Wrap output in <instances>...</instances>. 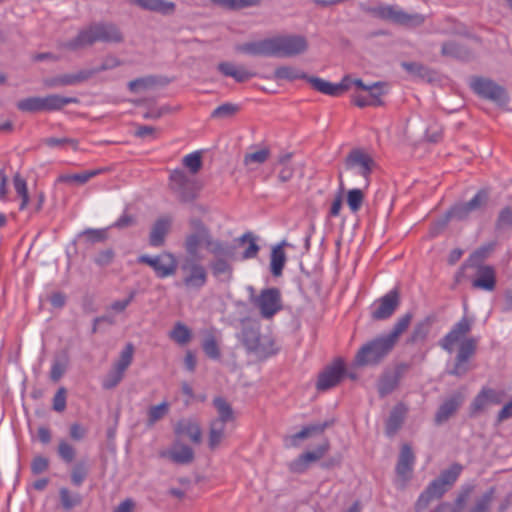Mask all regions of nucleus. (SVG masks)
<instances>
[{
  "mask_svg": "<svg viewBox=\"0 0 512 512\" xmlns=\"http://www.w3.org/2000/svg\"><path fill=\"white\" fill-rule=\"evenodd\" d=\"M470 331V323L466 318L455 324L452 330L442 340V347L451 353L455 347L459 348L454 368L450 371L453 375H463L468 371V360L474 354L476 343L466 335Z\"/></svg>",
  "mask_w": 512,
  "mask_h": 512,
  "instance_id": "f257e3e1",
  "label": "nucleus"
},
{
  "mask_svg": "<svg viewBox=\"0 0 512 512\" xmlns=\"http://www.w3.org/2000/svg\"><path fill=\"white\" fill-rule=\"evenodd\" d=\"M124 41V35L120 28L112 22L92 23L84 29H81L77 36L66 43L63 47L76 51L96 42L119 44Z\"/></svg>",
  "mask_w": 512,
  "mask_h": 512,
  "instance_id": "f03ea898",
  "label": "nucleus"
},
{
  "mask_svg": "<svg viewBox=\"0 0 512 512\" xmlns=\"http://www.w3.org/2000/svg\"><path fill=\"white\" fill-rule=\"evenodd\" d=\"M307 47V40L303 36L279 35L258 41V54L292 57L303 53Z\"/></svg>",
  "mask_w": 512,
  "mask_h": 512,
  "instance_id": "7ed1b4c3",
  "label": "nucleus"
},
{
  "mask_svg": "<svg viewBox=\"0 0 512 512\" xmlns=\"http://www.w3.org/2000/svg\"><path fill=\"white\" fill-rule=\"evenodd\" d=\"M213 405L218 416L210 422L208 446L211 450H216L226 437L227 424L234 422L235 415L231 405L223 397H215Z\"/></svg>",
  "mask_w": 512,
  "mask_h": 512,
  "instance_id": "20e7f679",
  "label": "nucleus"
},
{
  "mask_svg": "<svg viewBox=\"0 0 512 512\" xmlns=\"http://www.w3.org/2000/svg\"><path fill=\"white\" fill-rule=\"evenodd\" d=\"M237 246L232 247L226 243L214 240L211 236L206 249L218 258H235L241 254L242 259L252 258L256 255V240L251 233L244 234L236 240Z\"/></svg>",
  "mask_w": 512,
  "mask_h": 512,
  "instance_id": "39448f33",
  "label": "nucleus"
},
{
  "mask_svg": "<svg viewBox=\"0 0 512 512\" xmlns=\"http://www.w3.org/2000/svg\"><path fill=\"white\" fill-rule=\"evenodd\" d=\"M462 467L454 464L443 471L439 478L431 482L427 489L419 496L417 508H425L431 499L441 497L457 480Z\"/></svg>",
  "mask_w": 512,
  "mask_h": 512,
  "instance_id": "423d86ee",
  "label": "nucleus"
},
{
  "mask_svg": "<svg viewBox=\"0 0 512 512\" xmlns=\"http://www.w3.org/2000/svg\"><path fill=\"white\" fill-rule=\"evenodd\" d=\"M169 187L179 201L187 203L197 198L202 186L196 178L188 176L181 169H175L170 173Z\"/></svg>",
  "mask_w": 512,
  "mask_h": 512,
  "instance_id": "0eeeda50",
  "label": "nucleus"
},
{
  "mask_svg": "<svg viewBox=\"0 0 512 512\" xmlns=\"http://www.w3.org/2000/svg\"><path fill=\"white\" fill-rule=\"evenodd\" d=\"M394 347V344L385 336H380L363 345L355 357L358 366L378 363Z\"/></svg>",
  "mask_w": 512,
  "mask_h": 512,
  "instance_id": "6e6552de",
  "label": "nucleus"
},
{
  "mask_svg": "<svg viewBox=\"0 0 512 512\" xmlns=\"http://www.w3.org/2000/svg\"><path fill=\"white\" fill-rule=\"evenodd\" d=\"M189 226L191 231L185 237L184 248L191 258L199 259V249L202 246L207 247L211 232L199 218H191Z\"/></svg>",
  "mask_w": 512,
  "mask_h": 512,
  "instance_id": "1a4fd4ad",
  "label": "nucleus"
},
{
  "mask_svg": "<svg viewBox=\"0 0 512 512\" xmlns=\"http://www.w3.org/2000/svg\"><path fill=\"white\" fill-rule=\"evenodd\" d=\"M137 262L151 267L156 277L160 279L175 275L178 268L176 257L174 254L167 251L162 252L156 256H150L146 254L140 255L137 258Z\"/></svg>",
  "mask_w": 512,
  "mask_h": 512,
  "instance_id": "9d476101",
  "label": "nucleus"
},
{
  "mask_svg": "<svg viewBox=\"0 0 512 512\" xmlns=\"http://www.w3.org/2000/svg\"><path fill=\"white\" fill-rule=\"evenodd\" d=\"M374 16L406 27H417L424 22L420 14H408L396 6L378 5L371 9Z\"/></svg>",
  "mask_w": 512,
  "mask_h": 512,
  "instance_id": "9b49d317",
  "label": "nucleus"
},
{
  "mask_svg": "<svg viewBox=\"0 0 512 512\" xmlns=\"http://www.w3.org/2000/svg\"><path fill=\"white\" fill-rule=\"evenodd\" d=\"M197 259H187L181 266L184 273L182 283L187 290H200L207 283V271Z\"/></svg>",
  "mask_w": 512,
  "mask_h": 512,
  "instance_id": "f8f14e48",
  "label": "nucleus"
},
{
  "mask_svg": "<svg viewBox=\"0 0 512 512\" xmlns=\"http://www.w3.org/2000/svg\"><path fill=\"white\" fill-rule=\"evenodd\" d=\"M283 309L282 295L278 288L262 289L258 294V310L263 318L270 319Z\"/></svg>",
  "mask_w": 512,
  "mask_h": 512,
  "instance_id": "ddd939ff",
  "label": "nucleus"
},
{
  "mask_svg": "<svg viewBox=\"0 0 512 512\" xmlns=\"http://www.w3.org/2000/svg\"><path fill=\"white\" fill-rule=\"evenodd\" d=\"M375 162L373 158L361 149L352 150L345 159V167L354 174L360 175L366 180L371 174Z\"/></svg>",
  "mask_w": 512,
  "mask_h": 512,
  "instance_id": "4468645a",
  "label": "nucleus"
},
{
  "mask_svg": "<svg viewBox=\"0 0 512 512\" xmlns=\"http://www.w3.org/2000/svg\"><path fill=\"white\" fill-rule=\"evenodd\" d=\"M471 88L481 97L487 98L499 104L506 103L505 90L495 82L485 78H475L471 81Z\"/></svg>",
  "mask_w": 512,
  "mask_h": 512,
  "instance_id": "2eb2a0df",
  "label": "nucleus"
},
{
  "mask_svg": "<svg viewBox=\"0 0 512 512\" xmlns=\"http://www.w3.org/2000/svg\"><path fill=\"white\" fill-rule=\"evenodd\" d=\"M415 463V456L411 447L407 444L403 445L399 454L396 465V484L404 487L410 480Z\"/></svg>",
  "mask_w": 512,
  "mask_h": 512,
  "instance_id": "dca6fc26",
  "label": "nucleus"
},
{
  "mask_svg": "<svg viewBox=\"0 0 512 512\" xmlns=\"http://www.w3.org/2000/svg\"><path fill=\"white\" fill-rule=\"evenodd\" d=\"M92 77L93 72H90L89 69H82L75 73H67L46 78L43 83L47 88L74 86L88 81Z\"/></svg>",
  "mask_w": 512,
  "mask_h": 512,
  "instance_id": "f3484780",
  "label": "nucleus"
},
{
  "mask_svg": "<svg viewBox=\"0 0 512 512\" xmlns=\"http://www.w3.org/2000/svg\"><path fill=\"white\" fill-rule=\"evenodd\" d=\"M487 201V193L479 191L467 203L456 204L449 212V217L456 220H464L470 216L471 213L480 210Z\"/></svg>",
  "mask_w": 512,
  "mask_h": 512,
  "instance_id": "a211bd4d",
  "label": "nucleus"
},
{
  "mask_svg": "<svg viewBox=\"0 0 512 512\" xmlns=\"http://www.w3.org/2000/svg\"><path fill=\"white\" fill-rule=\"evenodd\" d=\"M345 372V365L342 359H336L322 373L317 381L318 390H327L337 385Z\"/></svg>",
  "mask_w": 512,
  "mask_h": 512,
  "instance_id": "6ab92c4d",
  "label": "nucleus"
},
{
  "mask_svg": "<svg viewBox=\"0 0 512 512\" xmlns=\"http://www.w3.org/2000/svg\"><path fill=\"white\" fill-rule=\"evenodd\" d=\"M397 305L398 294L396 291H390L372 304L371 315L374 319H386L393 314Z\"/></svg>",
  "mask_w": 512,
  "mask_h": 512,
  "instance_id": "aec40b11",
  "label": "nucleus"
},
{
  "mask_svg": "<svg viewBox=\"0 0 512 512\" xmlns=\"http://www.w3.org/2000/svg\"><path fill=\"white\" fill-rule=\"evenodd\" d=\"M504 397V391L483 389L474 399L471 405V410L473 413H478L486 409L489 405L500 404L503 401Z\"/></svg>",
  "mask_w": 512,
  "mask_h": 512,
  "instance_id": "412c9836",
  "label": "nucleus"
},
{
  "mask_svg": "<svg viewBox=\"0 0 512 512\" xmlns=\"http://www.w3.org/2000/svg\"><path fill=\"white\" fill-rule=\"evenodd\" d=\"M289 246V243L285 240L275 244L271 248L269 272L275 278H279L283 274L287 257L284 248Z\"/></svg>",
  "mask_w": 512,
  "mask_h": 512,
  "instance_id": "4be33fe9",
  "label": "nucleus"
},
{
  "mask_svg": "<svg viewBox=\"0 0 512 512\" xmlns=\"http://www.w3.org/2000/svg\"><path fill=\"white\" fill-rule=\"evenodd\" d=\"M329 448L328 442L325 441L317 446L313 451H308L300 455L297 459L291 462L290 468L294 472L304 471L308 465L321 459Z\"/></svg>",
  "mask_w": 512,
  "mask_h": 512,
  "instance_id": "5701e85b",
  "label": "nucleus"
},
{
  "mask_svg": "<svg viewBox=\"0 0 512 512\" xmlns=\"http://www.w3.org/2000/svg\"><path fill=\"white\" fill-rule=\"evenodd\" d=\"M171 227L169 217H161L155 221L149 235V244L152 247H161L164 245L165 237Z\"/></svg>",
  "mask_w": 512,
  "mask_h": 512,
  "instance_id": "b1692460",
  "label": "nucleus"
},
{
  "mask_svg": "<svg viewBox=\"0 0 512 512\" xmlns=\"http://www.w3.org/2000/svg\"><path fill=\"white\" fill-rule=\"evenodd\" d=\"M175 433L187 436L193 443L199 444L202 440V431L199 423L193 419H181L175 426Z\"/></svg>",
  "mask_w": 512,
  "mask_h": 512,
  "instance_id": "393cba45",
  "label": "nucleus"
},
{
  "mask_svg": "<svg viewBox=\"0 0 512 512\" xmlns=\"http://www.w3.org/2000/svg\"><path fill=\"white\" fill-rule=\"evenodd\" d=\"M495 284L496 276L494 268L489 265L479 266L477 278L472 282L473 287L492 291L495 288Z\"/></svg>",
  "mask_w": 512,
  "mask_h": 512,
  "instance_id": "a878e982",
  "label": "nucleus"
},
{
  "mask_svg": "<svg viewBox=\"0 0 512 512\" xmlns=\"http://www.w3.org/2000/svg\"><path fill=\"white\" fill-rule=\"evenodd\" d=\"M217 70L226 77H232L237 82H245L253 77V73L243 66H236L231 62H220Z\"/></svg>",
  "mask_w": 512,
  "mask_h": 512,
  "instance_id": "bb28decb",
  "label": "nucleus"
},
{
  "mask_svg": "<svg viewBox=\"0 0 512 512\" xmlns=\"http://www.w3.org/2000/svg\"><path fill=\"white\" fill-rule=\"evenodd\" d=\"M353 84L367 93L371 106H378L382 104V96L386 93L385 85L383 83L376 82L371 85H365L362 80L355 79Z\"/></svg>",
  "mask_w": 512,
  "mask_h": 512,
  "instance_id": "cd10ccee",
  "label": "nucleus"
},
{
  "mask_svg": "<svg viewBox=\"0 0 512 512\" xmlns=\"http://www.w3.org/2000/svg\"><path fill=\"white\" fill-rule=\"evenodd\" d=\"M142 9L159 12L164 15L171 14L175 10V4L164 0H130Z\"/></svg>",
  "mask_w": 512,
  "mask_h": 512,
  "instance_id": "c85d7f7f",
  "label": "nucleus"
},
{
  "mask_svg": "<svg viewBox=\"0 0 512 512\" xmlns=\"http://www.w3.org/2000/svg\"><path fill=\"white\" fill-rule=\"evenodd\" d=\"M325 425L315 424L303 427L299 432L288 436L285 439V443L289 447H295L300 444L301 441L310 438L316 434H320L324 431Z\"/></svg>",
  "mask_w": 512,
  "mask_h": 512,
  "instance_id": "c756f323",
  "label": "nucleus"
},
{
  "mask_svg": "<svg viewBox=\"0 0 512 512\" xmlns=\"http://www.w3.org/2000/svg\"><path fill=\"white\" fill-rule=\"evenodd\" d=\"M71 103H79V99L76 97H64L58 94H50L42 97L43 111H58L64 106Z\"/></svg>",
  "mask_w": 512,
  "mask_h": 512,
  "instance_id": "7c9ffc66",
  "label": "nucleus"
},
{
  "mask_svg": "<svg viewBox=\"0 0 512 512\" xmlns=\"http://www.w3.org/2000/svg\"><path fill=\"white\" fill-rule=\"evenodd\" d=\"M202 349L205 355L212 360H219L221 357L218 344V335L214 329H208L205 338L202 341Z\"/></svg>",
  "mask_w": 512,
  "mask_h": 512,
  "instance_id": "2f4dec72",
  "label": "nucleus"
},
{
  "mask_svg": "<svg viewBox=\"0 0 512 512\" xmlns=\"http://www.w3.org/2000/svg\"><path fill=\"white\" fill-rule=\"evenodd\" d=\"M307 80L315 90L330 96H338L347 87V85L333 84L318 77H308Z\"/></svg>",
  "mask_w": 512,
  "mask_h": 512,
  "instance_id": "473e14b6",
  "label": "nucleus"
},
{
  "mask_svg": "<svg viewBox=\"0 0 512 512\" xmlns=\"http://www.w3.org/2000/svg\"><path fill=\"white\" fill-rule=\"evenodd\" d=\"M169 458L177 464H189L194 460V451L188 445L180 444L169 451Z\"/></svg>",
  "mask_w": 512,
  "mask_h": 512,
  "instance_id": "72a5a7b5",
  "label": "nucleus"
},
{
  "mask_svg": "<svg viewBox=\"0 0 512 512\" xmlns=\"http://www.w3.org/2000/svg\"><path fill=\"white\" fill-rule=\"evenodd\" d=\"M461 398L460 397H452L445 401L439 408L437 414H436V422L442 423L446 421L460 406L461 404Z\"/></svg>",
  "mask_w": 512,
  "mask_h": 512,
  "instance_id": "f704fd0d",
  "label": "nucleus"
},
{
  "mask_svg": "<svg viewBox=\"0 0 512 512\" xmlns=\"http://www.w3.org/2000/svg\"><path fill=\"white\" fill-rule=\"evenodd\" d=\"M169 337L179 345H186L190 342L192 333L185 324L177 322L169 332Z\"/></svg>",
  "mask_w": 512,
  "mask_h": 512,
  "instance_id": "c9c22d12",
  "label": "nucleus"
},
{
  "mask_svg": "<svg viewBox=\"0 0 512 512\" xmlns=\"http://www.w3.org/2000/svg\"><path fill=\"white\" fill-rule=\"evenodd\" d=\"M102 171H103L102 169H95V170L85 171V172L78 173V174H63L58 177V182H63V183L75 182L78 184H85L91 178L100 174Z\"/></svg>",
  "mask_w": 512,
  "mask_h": 512,
  "instance_id": "e433bc0d",
  "label": "nucleus"
},
{
  "mask_svg": "<svg viewBox=\"0 0 512 512\" xmlns=\"http://www.w3.org/2000/svg\"><path fill=\"white\" fill-rule=\"evenodd\" d=\"M407 408L403 404H398L391 412L387 421V431L389 434L394 433L401 425Z\"/></svg>",
  "mask_w": 512,
  "mask_h": 512,
  "instance_id": "4c0bfd02",
  "label": "nucleus"
},
{
  "mask_svg": "<svg viewBox=\"0 0 512 512\" xmlns=\"http://www.w3.org/2000/svg\"><path fill=\"white\" fill-rule=\"evenodd\" d=\"M13 185L16 193L21 198V203L19 206L20 210H24L27 208L29 203V193L27 188V183L25 179H23L19 173H16L13 177Z\"/></svg>",
  "mask_w": 512,
  "mask_h": 512,
  "instance_id": "58836bf2",
  "label": "nucleus"
},
{
  "mask_svg": "<svg viewBox=\"0 0 512 512\" xmlns=\"http://www.w3.org/2000/svg\"><path fill=\"white\" fill-rule=\"evenodd\" d=\"M17 109L22 112L36 113L43 111L42 97L34 96L22 99L16 104Z\"/></svg>",
  "mask_w": 512,
  "mask_h": 512,
  "instance_id": "ea45409f",
  "label": "nucleus"
},
{
  "mask_svg": "<svg viewBox=\"0 0 512 512\" xmlns=\"http://www.w3.org/2000/svg\"><path fill=\"white\" fill-rule=\"evenodd\" d=\"M275 76L281 80L295 81L298 79L308 78L306 74L298 68L291 66H283L275 71Z\"/></svg>",
  "mask_w": 512,
  "mask_h": 512,
  "instance_id": "a19ab883",
  "label": "nucleus"
},
{
  "mask_svg": "<svg viewBox=\"0 0 512 512\" xmlns=\"http://www.w3.org/2000/svg\"><path fill=\"white\" fill-rule=\"evenodd\" d=\"M134 351V345L132 343H127L120 352L119 358L115 362L114 366L125 372L133 361Z\"/></svg>",
  "mask_w": 512,
  "mask_h": 512,
  "instance_id": "79ce46f5",
  "label": "nucleus"
},
{
  "mask_svg": "<svg viewBox=\"0 0 512 512\" xmlns=\"http://www.w3.org/2000/svg\"><path fill=\"white\" fill-rule=\"evenodd\" d=\"M88 476V466L85 461H78L71 470V483L79 487Z\"/></svg>",
  "mask_w": 512,
  "mask_h": 512,
  "instance_id": "37998d69",
  "label": "nucleus"
},
{
  "mask_svg": "<svg viewBox=\"0 0 512 512\" xmlns=\"http://www.w3.org/2000/svg\"><path fill=\"white\" fill-rule=\"evenodd\" d=\"M107 230H108V228H103V229L88 228V229H85L80 234V237H83L85 239V241L89 244L102 243V242H105L108 238Z\"/></svg>",
  "mask_w": 512,
  "mask_h": 512,
  "instance_id": "c03bdc74",
  "label": "nucleus"
},
{
  "mask_svg": "<svg viewBox=\"0 0 512 512\" xmlns=\"http://www.w3.org/2000/svg\"><path fill=\"white\" fill-rule=\"evenodd\" d=\"M169 411V404L162 402L158 405L151 406L148 410L147 426L152 427L157 421L162 419Z\"/></svg>",
  "mask_w": 512,
  "mask_h": 512,
  "instance_id": "a18cd8bd",
  "label": "nucleus"
},
{
  "mask_svg": "<svg viewBox=\"0 0 512 512\" xmlns=\"http://www.w3.org/2000/svg\"><path fill=\"white\" fill-rule=\"evenodd\" d=\"M182 164L189 170L191 174H197L203 166L201 153L196 151L184 156Z\"/></svg>",
  "mask_w": 512,
  "mask_h": 512,
  "instance_id": "49530a36",
  "label": "nucleus"
},
{
  "mask_svg": "<svg viewBox=\"0 0 512 512\" xmlns=\"http://www.w3.org/2000/svg\"><path fill=\"white\" fill-rule=\"evenodd\" d=\"M411 321L410 315H404L393 326V329L385 336L395 345L399 336L408 328Z\"/></svg>",
  "mask_w": 512,
  "mask_h": 512,
  "instance_id": "de8ad7c7",
  "label": "nucleus"
},
{
  "mask_svg": "<svg viewBox=\"0 0 512 512\" xmlns=\"http://www.w3.org/2000/svg\"><path fill=\"white\" fill-rule=\"evenodd\" d=\"M57 453L62 461L71 463L75 459L76 449L67 440L61 439L58 444Z\"/></svg>",
  "mask_w": 512,
  "mask_h": 512,
  "instance_id": "09e8293b",
  "label": "nucleus"
},
{
  "mask_svg": "<svg viewBox=\"0 0 512 512\" xmlns=\"http://www.w3.org/2000/svg\"><path fill=\"white\" fill-rule=\"evenodd\" d=\"M59 494L61 504L66 510H70L80 505L82 502V498L79 494H72L67 488H61Z\"/></svg>",
  "mask_w": 512,
  "mask_h": 512,
  "instance_id": "8fccbe9b",
  "label": "nucleus"
},
{
  "mask_svg": "<svg viewBox=\"0 0 512 512\" xmlns=\"http://www.w3.org/2000/svg\"><path fill=\"white\" fill-rule=\"evenodd\" d=\"M125 372L113 366L102 381V387L106 390L115 388L123 379Z\"/></svg>",
  "mask_w": 512,
  "mask_h": 512,
  "instance_id": "3c124183",
  "label": "nucleus"
},
{
  "mask_svg": "<svg viewBox=\"0 0 512 512\" xmlns=\"http://www.w3.org/2000/svg\"><path fill=\"white\" fill-rule=\"evenodd\" d=\"M239 107L232 103H224L213 110L211 117L214 119H227L234 116Z\"/></svg>",
  "mask_w": 512,
  "mask_h": 512,
  "instance_id": "603ef678",
  "label": "nucleus"
},
{
  "mask_svg": "<svg viewBox=\"0 0 512 512\" xmlns=\"http://www.w3.org/2000/svg\"><path fill=\"white\" fill-rule=\"evenodd\" d=\"M363 200L364 194L360 189L354 188L347 192V204L351 212H357L361 208Z\"/></svg>",
  "mask_w": 512,
  "mask_h": 512,
  "instance_id": "864d4df0",
  "label": "nucleus"
},
{
  "mask_svg": "<svg viewBox=\"0 0 512 512\" xmlns=\"http://www.w3.org/2000/svg\"><path fill=\"white\" fill-rule=\"evenodd\" d=\"M214 4L229 10L242 9L254 4V0H211Z\"/></svg>",
  "mask_w": 512,
  "mask_h": 512,
  "instance_id": "5fc2aeb1",
  "label": "nucleus"
},
{
  "mask_svg": "<svg viewBox=\"0 0 512 512\" xmlns=\"http://www.w3.org/2000/svg\"><path fill=\"white\" fill-rule=\"evenodd\" d=\"M120 65H121V61L117 57L108 55L103 59L100 66L91 68L89 70H90V72H93V76H94L100 72L114 69Z\"/></svg>",
  "mask_w": 512,
  "mask_h": 512,
  "instance_id": "6e6d98bb",
  "label": "nucleus"
},
{
  "mask_svg": "<svg viewBox=\"0 0 512 512\" xmlns=\"http://www.w3.org/2000/svg\"><path fill=\"white\" fill-rule=\"evenodd\" d=\"M495 244L488 243L486 245L481 246L470 256V262L472 264H477L482 262L485 258H487L492 251L494 250Z\"/></svg>",
  "mask_w": 512,
  "mask_h": 512,
  "instance_id": "4d7b16f0",
  "label": "nucleus"
},
{
  "mask_svg": "<svg viewBox=\"0 0 512 512\" xmlns=\"http://www.w3.org/2000/svg\"><path fill=\"white\" fill-rule=\"evenodd\" d=\"M290 158V155L287 154V155H284L282 157H280L277 162L279 164L282 165V168L279 172V179L282 181V182H286V181H289L292 176H293V170L292 168L287 164L288 160Z\"/></svg>",
  "mask_w": 512,
  "mask_h": 512,
  "instance_id": "13d9d810",
  "label": "nucleus"
},
{
  "mask_svg": "<svg viewBox=\"0 0 512 512\" xmlns=\"http://www.w3.org/2000/svg\"><path fill=\"white\" fill-rule=\"evenodd\" d=\"M228 258H218L211 263V269L215 276L229 273L231 266L227 261Z\"/></svg>",
  "mask_w": 512,
  "mask_h": 512,
  "instance_id": "bf43d9fd",
  "label": "nucleus"
},
{
  "mask_svg": "<svg viewBox=\"0 0 512 512\" xmlns=\"http://www.w3.org/2000/svg\"><path fill=\"white\" fill-rule=\"evenodd\" d=\"M115 257V252L113 249H105L98 253L95 258V263L100 267L108 266L112 263Z\"/></svg>",
  "mask_w": 512,
  "mask_h": 512,
  "instance_id": "052dcab7",
  "label": "nucleus"
},
{
  "mask_svg": "<svg viewBox=\"0 0 512 512\" xmlns=\"http://www.w3.org/2000/svg\"><path fill=\"white\" fill-rule=\"evenodd\" d=\"M88 433L87 428H85L80 423H72L69 428V436L74 441H81L83 440Z\"/></svg>",
  "mask_w": 512,
  "mask_h": 512,
  "instance_id": "680f3d73",
  "label": "nucleus"
},
{
  "mask_svg": "<svg viewBox=\"0 0 512 512\" xmlns=\"http://www.w3.org/2000/svg\"><path fill=\"white\" fill-rule=\"evenodd\" d=\"M66 408V390L61 387L57 390L53 398V409L57 412H63Z\"/></svg>",
  "mask_w": 512,
  "mask_h": 512,
  "instance_id": "e2e57ef3",
  "label": "nucleus"
},
{
  "mask_svg": "<svg viewBox=\"0 0 512 512\" xmlns=\"http://www.w3.org/2000/svg\"><path fill=\"white\" fill-rule=\"evenodd\" d=\"M497 226L501 229L512 227V211L510 208H503L498 217Z\"/></svg>",
  "mask_w": 512,
  "mask_h": 512,
  "instance_id": "0e129e2a",
  "label": "nucleus"
},
{
  "mask_svg": "<svg viewBox=\"0 0 512 512\" xmlns=\"http://www.w3.org/2000/svg\"><path fill=\"white\" fill-rule=\"evenodd\" d=\"M155 83L152 77L137 78L129 82L128 87L131 92H136L139 89H145Z\"/></svg>",
  "mask_w": 512,
  "mask_h": 512,
  "instance_id": "69168bd1",
  "label": "nucleus"
},
{
  "mask_svg": "<svg viewBox=\"0 0 512 512\" xmlns=\"http://www.w3.org/2000/svg\"><path fill=\"white\" fill-rule=\"evenodd\" d=\"M492 501V492L486 493L478 502L475 504L470 512H489Z\"/></svg>",
  "mask_w": 512,
  "mask_h": 512,
  "instance_id": "338daca9",
  "label": "nucleus"
},
{
  "mask_svg": "<svg viewBox=\"0 0 512 512\" xmlns=\"http://www.w3.org/2000/svg\"><path fill=\"white\" fill-rule=\"evenodd\" d=\"M242 339L248 350L254 351L256 349V333L251 329L243 328Z\"/></svg>",
  "mask_w": 512,
  "mask_h": 512,
  "instance_id": "774afa93",
  "label": "nucleus"
}]
</instances>
